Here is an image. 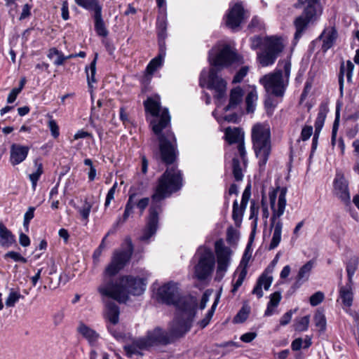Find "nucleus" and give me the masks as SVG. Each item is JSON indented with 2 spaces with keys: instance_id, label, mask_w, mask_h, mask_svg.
I'll list each match as a JSON object with an SVG mask.
<instances>
[{
  "instance_id": "1",
  "label": "nucleus",
  "mask_w": 359,
  "mask_h": 359,
  "mask_svg": "<svg viewBox=\"0 0 359 359\" xmlns=\"http://www.w3.org/2000/svg\"><path fill=\"white\" fill-rule=\"evenodd\" d=\"M182 187L181 171L176 167L168 168L158 180V184L151 196V203L149 209L147 225L140 237L142 241L148 242L155 235L158 229V215L162 212L163 201L172 193Z\"/></svg>"
},
{
  "instance_id": "2",
  "label": "nucleus",
  "mask_w": 359,
  "mask_h": 359,
  "mask_svg": "<svg viewBox=\"0 0 359 359\" xmlns=\"http://www.w3.org/2000/svg\"><path fill=\"white\" fill-rule=\"evenodd\" d=\"M145 111L152 116L159 118L151 121L152 130L158 135L161 158L166 165L172 164L177 154V140L174 133L168 130L163 133L170 123V116L168 108L161 109L159 97H148L144 101Z\"/></svg>"
},
{
  "instance_id": "3",
  "label": "nucleus",
  "mask_w": 359,
  "mask_h": 359,
  "mask_svg": "<svg viewBox=\"0 0 359 359\" xmlns=\"http://www.w3.org/2000/svg\"><path fill=\"white\" fill-rule=\"evenodd\" d=\"M144 279L124 276L119 278H105L98 287V292L119 303H126L129 295H140L145 290Z\"/></svg>"
},
{
  "instance_id": "4",
  "label": "nucleus",
  "mask_w": 359,
  "mask_h": 359,
  "mask_svg": "<svg viewBox=\"0 0 359 359\" xmlns=\"http://www.w3.org/2000/svg\"><path fill=\"white\" fill-rule=\"evenodd\" d=\"M209 60L213 67L209 71L207 88L214 90L215 97L220 100L226 95V81L219 76V71L221 67L228 66L238 60V55L229 46L226 45L215 57L210 55Z\"/></svg>"
},
{
  "instance_id": "5",
  "label": "nucleus",
  "mask_w": 359,
  "mask_h": 359,
  "mask_svg": "<svg viewBox=\"0 0 359 359\" xmlns=\"http://www.w3.org/2000/svg\"><path fill=\"white\" fill-rule=\"evenodd\" d=\"M174 307L176 316L171 325V333L175 337H182L192 326L197 311L198 299L191 294H181Z\"/></svg>"
},
{
  "instance_id": "6",
  "label": "nucleus",
  "mask_w": 359,
  "mask_h": 359,
  "mask_svg": "<svg viewBox=\"0 0 359 359\" xmlns=\"http://www.w3.org/2000/svg\"><path fill=\"white\" fill-rule=\"evenodd\" d=\"M287 191L286 187L280 188L278 187L276 189H273L269 194L270 206L272 210L270 229L273 230L269 246V250L277 248L281 241L283 224L280 218L285 212Z\"/></svg>"
},
{
  "instance_id": "7",
  "label": "nucleus",
  "mask_w": 359,
  "mask_h": 359,
  "mask_svg": "<svg viewBox=\"0 0 359 359\" xmlns=\"http://www.w3.org/2000/svg\"><path fill=\"white\" fill-rule=\"evenodd\" d=\"M290 72V60H280L275 71L262 76L259 82L268 93L283 97L289 83Z\"/></svg>"
},
{
  "instance_id": "8",
  "label": "nucleus",
  "mask_w": 359,
  "mask_h": 359,
  "mask_svg": "<svg viewBox=\"0 0 359 359\" xmlns=\"http://www.w3.org/2000/svg\"><path fill=\"white\" fill-rule=\"evenodd\" d=\"M178 338L172 334L171 329L170 334L160 327H156L149 331L145 337L140 338L133 341L130 344L124 346L127 355L132 357L135 355H142V350L154 345H166L172 341V338Z\"/></svg>"
},
{
  "instance_id": "9",
  "label": "nucleus",
  "mask_w": 359,
  "mask_h": 359,
  "mask_svg": "<svg viewBox=\"0 0 359 359\" xmlns=\"http://www.w3.org/2000/svg\"><path fill=\"white\" fill-rule=\"evenodd\" d=\"M252 148L259 159V165H266L271 150V130L266 124L256 123L252 128Z\"/></svg>"
},
{
  "instance_id": "10",
  "label": "nucleus",
  "mask_w": 359,
  "mask_h": 359,
  "mask_svg": "<svg viewBox=\"0 0 359 359\" xmlns=\"http://www.w3.org/2000/svg\"><path fill=\"white\" fill-rule=\"evenodd\" d=\"M123 247L124 249L114 252L110 264L105 269L104 279L114 278L129 262L134 250L130 237L125 238Z\"/></svg>"
},
{
  "instance_id": "11",
  "label": "nucleus",
  "mask_w": 359,
  "mask_h": 359,
  "mask_svg": "<svg viewBox=\"0 0 359 359\" xmlns=\"http://www.w3.org/2000/svg\"><path fill=\"white\" fill-rule=\"evenodd\" d=\"M196 254L199 256L198 264L194 268V275L199 280H205L212 272L215 260L212 251L203 247H199Z\"/></svg>"
},
{
  "instance_id": "12",
  "label": "nucleus",
  "mask_w": 359,
  "mask_h": 359,
  "mask_svg": "<svg viewBox=\"0 0 359 359\" xmlns=\"http://www.w3.org/2000/svg\"><path fill=\"white\" fill-rule=\"evenodd\" d=\"M264 50L258 54V60L263 67H267L275 62L283 45L280 39L271 36L264 39Z\"/></svg>"
},
{
  "instance_id": "13",
  "label": "nucleus",
  "mask_w": 359,
  "mask_h": 359,
  "mask_svg": "<svg viewBox=\"0 0 359 359\" xmlns=\"http://www.w3.org/2000/svg\"><path fill=\"white\" fill-rule=\"evenodd\" d=\"M75 2L88 11H94L95 30L97 35L107 36L108 31L102 19V6L99 4L98 0H75Z\"/></svg>"
},
{
  "instance_id": "14",
  "label": "nucleus",
  "mask_w": 359,
  "mask_h": 359,
  "mask_svg": "<svg viewBox=\"0 0 359 359\" xmlns=\"http://www.w3.org/2000/svg\"><path fill=\"white\" fill-rule=\"evenodd\" d=\"M217 255V266L215 280L220 281L224 276L230 264L231 250L224 245L222 240H219L215 244Z\"/></svg>"
},
{
  "instance_id": "15",
  "label": "nucleus",
  "mask_w": 359,
  "mask_h": 359,
  "mask_svg": "<svg viewBox=\"0 0 359 359\" xmlns=\"http://www.w3.org/2000/svg\"><path fill=\"white\" fill-rule=\"evenodd\" d=\"M180 295L179 284L173 281H170L161 286L156 293L158 302L173 306Z\"/></svg>"
},
{
  "instance_id": "16",
  "label": "nucleus",
  "mask_w": 359,
  "mask_h": 359,
  "mask_svg": "<svg viewBox=\"0 0 359 359\" xmlns=\"http://www.w3.org/2000/svg\"><path fill=\"white\" fill-rule=\"evenodd\" d=\"M298 4L304 6L302 14L294 20L296 29L304 30L308 24L316 15L318 0H298Z\"/></svg>"
},
{
  "instance_id": "17",
  "label": "nucleus",
  "mask_w": 359,
  "mask_h": 359,
  "mask_svg": "<svg viewBox=\"0 0 359 359\" xmlns=\"http://www.w3.org/2000/svg\"><path fill=\"white\" fill-rule=\"evenodd\" d=\"M226 140L229 144L237 143L238 154L240 156L243 164L245 165L247 162L246 151L244 143V133L238 128H231L228 127L224 131Z\"/></svg>"
},
{
  "instance_id": "18",
  "label": "nucleus",
  "mask_w": 359,
  "mask_h": 359,
  "mask_svg": "<svg viewBox=\"0 0 359 359\" xmlns=\"http://www.w3.org/2000/svg\"><path fill=\"white\" fill-rule=\"evenodd\" d=\"M334 194L344 203H351V196L348 189V183L344 176L337 173L334 180Z\"/></svg>"
},
{
  "instance_id": "19",
  "label": "nucleus",
  "mask_w": 359,
  "mask_h": 359,
  "mask_svg": "<svg viewBox=\"0 0 359 359\" xmlns=\"http://www.w3.org/2000/svg\"><path fill=\"white\" fill-rule=\"evenodd\" d=\"M244 18V8L241 2L235 4L230 8L226 16V25L231 29L240 26Z\"/></svg>"
},
{
  "instance_id": "20",
  "label": "nucleus",
  "mask_w": 359,
  "mask_h": 359,
  "mask_svg": "<svg viewBox=\"0 0 359 359\" xmlns=\"http://www.w3.org/2000/svg\"><path fill=\"white\" fill-rule=\"evenodd\" d=\"M327 113V107L325 106H320L314 124L315 133L312 139L311 154L315 152L317 148L319 134L323 127Z\"/></svg>"
},
{
  "instance_id": "21",
  "label": "nucleus",
  "mask_w": 359,
  "mask_h": 359,
  "mask_svg": "<svg viewBox=\"0 0 359 359\" xmlns=\"http://www.w3.org/2000/svg\"><path fill=\"white\" fill-rule=\"evenodd\" d=\"M29 147L18 144H13L10 150V162L16 165L24 161L29 153Z\"/></svg>"
},
{
  "instance_id": "22",
  "label": "nucleus",
  "mask_w": 359,
  "mask_h": 359,
  "mask_svg": "<svg viewBox=\"0 0 359 359\" xmlns=\"http://www.w3.org/2000/svg\"><path fill=\"white\" fill-rule=\"evenodd\" d=\"M338 37L337 30L334 27H326L319 36V39L323 41L322 51L326 53L334 44Z\"/></svg>"
},
{
  "instance_id": "23",
  "label": "nucleus",
  "mask_w": 359,
  "mask_h": 359,
  "mask_svg": "<svg viewBox=\"0 0 359 359\" xmlns=\"http://www.w3.org/2000/svg\"><path fill=\"white\" fill-rule=\"evenodd\" d=\"M244 92L240 86L232 88L229 94L228 104L224 107V111L235 110L238 108L243 100Z\"/></svg>"
},
{
  "instance_id": "24",
  "label": "nucleus",
  "mask_w": 359,
  "mask_h": 359,
  "mask_svg": "<svg viewBox=\"0 0 359 359\" xmlns=\"http://www.w3.org/2000/svg\"><path fill=\"white\" fill-rule=\"evenodd\" d=\"M273 277L269 275L266 271L262 273L259 277L256 285L252 290V294H256L257 297L262 298L263 297L262 287L265 290H268L272 283Z\"/></svg>"
},
{
  "instance_id": "25",
  "label": "nucleus",
  "mask_w": 359,
  "mask_h": 359,
  "mask_svg": "<svg viewBox=\"0 0 359 359\" xmlns=\"http://www.w3.org/2000/svg\"><path fill=\"white\" fill-rule=\"evenodd\" d=\"M14 243L15 236L2 222H0V245L8 248Z\"/></svg>"
},
{
  "instance_id": "26",
  "label": "nucleus",
  "mask_w": 359,
  "mask_h": 359,
  "mask_svg": "<svg viewBox=\"0 0 359 359\" xmlns=\"http://www.w3.org/2000/svg\"><path fill=\"white\" fill-rule=\"evenodd\" d=\"M352 284L348 282L346 285L341 286L339 289V297L342 304L346 307L351 306L353 300Z\"/></svg>"
},
{
  "instance_id": "27",
  "label": "nucleus",
  "mask_w": 359,
  "mask_h": 359,
  "mask_svg": "<svg viewBox=\"0 0 359 359\" xmlns=\"http://www.w3.org/2000/svg\"><path fill=\"white\" fill-rule=\"evenodd\" d=\"M119 307L113 302L106 304V318L112 325H115L119 320Z\"/></svg>"
},
{
  "instance_id": "28",
  "label": "nucleus",
  "mask_w": 359,
  "mask_h": 359,
  "mask_svg": "<svg viewBox=\"0 0 359 359\" xmlns=\"http://www.w3.org/2000/svg\"><path fill=\"white\" fill-rule=\"evenodd\" d=\"M353 69H354V65L350 60L347 61L346 69H345V67H344V64H342L341 65L339 74V90H340L341 93H343L344 76L345 72H346L347 81L351 82V79H352Z\"/></svg>"
},
{
  "instance_id": "29",
  "label": "nucleus",
  "mask_w": 359,
  "mask_h": 359,
  "mask_svg": "<svg viewBox=\"0 0 359 359\" xmlns=\"http://www.w3.org/2000/svg\"><path fill=\"white\" fill-rule=\"evenodd\" d=\"M312 267L313 264L311 262H308L300 268L297 276L296 282L294 284V287H299L303 282L308 280Z\"/></svg>"
},
{
  "instance_id": "30",
  "label": "nucleus",
  "mask_w": 359,
  "mask_h": 359,
  "mask_svg": "<svg viewBox=\"0 0 359 359\" xmlns=\"http://www.w3.org/2000/svg\"><path fill=\"white\" fill-rule=\"evenodd\" d=\"M270 300L267 304L266 309L264 312V316H271L274 313V309L277 307L282 299L281 292L276 291L270 294Z\"/></svg>"
},
{
  "instance_id": "31",
  "label": "nucleus",
  "mask_w": 359,
  "mask_h": 359,
  "mask_svg": "<svg viewBox=\"0 0 359 359\" xmlns=\"http://www.w3.org/2000/svg\"><path fill=\"white\" fill-rule=\"evenodd\" d=\"M138 196L137 193H130L129 194L128 198H132L133 208L136 206L137 209L140 210V214H142L145 209L147 208L150 203V198L148 197H144L140 199H137V197Z\"/></svg>"
},
{
  "instance_id": "32",
  "label": "nucleus",
  "mask_w": 359,
  "mask_h": 359,
  "mask_svg": "<svg viewBox=\"0 0 359 359\" xmlns=\"http://www.w3.org/2000/svg\"><path fill=\"white\" fill-rule=\"evenodd\" d=\"M78 331L89 342H94L98 338L97 332L83 323L80 324L78 327Z\"/></svg>"
},
{
  "instance_id": "33",
  "label": "nucleus",
  "mask_w": 359,
  "mask_h": 359,
  "mask_svg": "<svg viewBox=\"0 0 359 359\" xmlns=\"http://www.w3.org/2000/svg\"><path fill=\"white\" fill-rule=\"evenodd\" d=\"M359 259L356 256L351 257L346 263V272L348 276V282L353 283V277L358 269Z\"/></svg>"
},
{
  "instance_id": "34",
  "label": "nucleus",
  "mask_w": 359,
  "mask_h": 359,
  "mask_svg": "<svg viewBox=\"0 0 359 359\" xmlns=\"http://www.w3.org/2000/svg\"><path fill=\"white\" fill-rule=\"evenodd\" d=\"M257 97V93L255 89H252L248 93L245 97L246 111L248 113H253L255 111Z\"/></svg>"
},
{
  "instance_id": "35",
  "label": "nucleus",
  "mask_w": 359,
  "mask_h": 359,
  "mask_svg": "<svg viewBox=\"0 0 359 359\" xmlns=\"http://www.w3.org/2000/svg\"><path fill=\"white\" fill-rule=\"evenodd\" d=\"M258 214H259V205L255 203V201H252L250 203V219H254L253 221V228L250 233V239L252 240L254 238V235L255 233L257 220H258Z\"/></svg>"
},
{
  "instance_id": "36",
  "label": "nucleus",
  "mask_w": 359,
  "mask_h": 359,
  "mask_svg": "<svg viewBox=\"0 0 359 359\" xmlns=\"http://www.w3.org/2000/svg\"><path fill=\"white\" fill-rule=\"evenodd\" d=\"M97 59V54H95V57L93 60L90 62L89 67H86L85 72L86 73L87 81L89 86H91L92 83H95V74H96V62Z\"/></svg>"
},
{
  "instance_id": "37",
  "label": "nucleus",
  "mask_w": 359,
  "mask_h": 359,
  "mask_svg": "<svg viewBox=\"0 0 359 359\" xmlns=\"http://www.w3.org/2000/svg\"><path fill=\"white\" fill-rule=\"evenodd\" d=\"M246 208H243V206H238L237 200H235L233 203L232 219L235 224L239 226L242 222L243 216Z\"/></svg>"
},
{
  "instance_id": "38",
  "label": "nucleus",
  "mask_w": 359,
  "mask_h": 359,
  "mask_svg": "<svg viewBox=\"0 0 359 359\" xmlns=\"http://www.w3.org/2000/svg\"><path fill=\"white\" fill-rule=\"evenodd\" d=\"M232 172L236 181L240 182L243 180V174L241 161L236 156L232 159Z\"/></svg>"
},
{
  "instance_id": "39",
  "label": "nucleus",
  "mask_w": 359,
  "mask_h": 359,
  "mask_svg": "<svg viewBox=\"0 0 359 359\" xmlns=\"http://www.w3.org/2000/svg\"><path fill=\"white\" fill-rule=\"evenodd\" d=\"M34 165L36 168V171L29 175V178L32 182V187L34 190H35L37 182L43 172V165L41 163H39L38 160L34 161Z\"/></svg>"
},
{
  "instance_id": "40",
  "label": "nucleus",
  "mask_w": 359,
  "mask_h": 359,
  "mask_svg": "<svg viewBox=\"0 0 359 359\" xmlns=\"http://www.w3.org/2000/svg\"><path fill=\"white\" fill-rule=\"evenodd\" d=\"M133 209H134L133 203L132 198L130 197V198H128V201L126 204L124 212H123L122 217H120L117 219V222L115 224V225L118 226V225H121V224H123V223H125L128 220L130 215L131 214H133Z\"/></svg>"
},
{
  "instance_id": "41",
  "label": "nucleus",
  "mask_w": 359,
  "mask_h": 359,
  "mask_svg": "<svg viewBox=\"0 0 359 359\" xmlns=\"http://www.w3.org/2000/svg\"><path fill=\"white\" fill-rule=\"evenodd\" d=\"M314 323L316 327L319 329V332H323L326 330V318L322 311H318L313 317Z\"/></svg>"
},
{
  "instance_id": "42",
  "label": "nucleus",
  "mask_w": 359,
  "mask_h": 359,
  "mask_svg": "<svg viewBox=\"0 0 359 359\" xmlns=\"http://www.w3.org/2000/svg\"><path fill=\"white\" fill-rule=\"evenodd\" d=\"M156 27L158 39L161 40L165 39L166 36L167 22L164 16L157 18Z\"/></svg>"
},
{
  "instance_id": "43",
  "label": "nucleus",
  "mask_w": 359,
  "mask_h": 359,
  "mask_svg": "<svg viewBox=\"0 0 359 359\" xmlns=\"http://www.w3.org/2000/svg\"><path fill=\"white\" fill-rule=\"evenodd\" d=\"M163 62V56L159 54L157 57L152 59L148 64L146 72L148 74L152 75L157 69L161 67Z\"/></svg>"
},
{
  "instance_id": "44",
  "label": "nucleus",
  "mask_w": 359,
  "mask_h": 359,
  "mask_svg": "<svg viewBox=\"0 0 359 359\" xmlns=\"http://www.w3.org/2000/svg\"><path fill=\"white\" fill-rule=\"evenodd\" d=\"M219 295L217 297L216 299L215 300L211 309L208 311L205 318H203L202 320L199 322V325L201 327L204 328L205 327L210 323V319L212 318L215 309L217 305L218 301H219Z\"/></svg>"
},
{
  "instance_id": "45",
  "label": "nucleus",
  "mask_w": 359,
  "mask_h": 359,
  "mask_svg": "<svg viewBox=\"0 0 359 359\" xmlns=\"http://www.w3.org/2000/svg\"><path fill=\"white\" fill-rule=\"evenodd\" d=\"M20 299H24V296L21 295L18 292L11 290L6 300V306L7 307H13Z\"/></svg>"
},
{
  "instance_id": "46",
  "label": "nucleus",
  "mask_w": 359,
  "mask_h": 359,
  "mask_svg": "<svg viewBox=\"0 0 359 359\" xmlns=\"http://www.w3.org/2000/svg\"><path fill=\"white\" fill-rule=\"evenodd\" d=\"M251 257L252 252L250 251V244H248L243 255L238 268L248 271V263L251 259Z\"/></svg>"
},
{
  "instance_id": "47",
  "label": "nucleus",
  "mask_w": 359,
  "mask_h": 359,
  "mask_svg": "<svg viewBox=\"0 0 359 359\" xmlns=\"http://www.w3.org/2000/svg\"><path fill=\"white\" fill-rule=\"evenodd\" d=\"M310 322L309 316H305L297 320L295 324V330L299 332L306 331L309 328Z\"/></svg>"
},
{
  "instance_id": "48",
  "label": "nucleus",
  "mask_w": 359,
  "mask_h": 359,
  "mask_svg": "<svg viewBox=\"0 0 359 359\" xmlns=\"http://www.w3.org/2000/svg\"><path fill=\"white\" fill-rule=\"evenodd\" d=\"M248 273V271L245 269H241L239 271L238 277L236 281L233 285V288L231 290L232 293H236L238 288L242 285L246 276Z\"/></svg>"
},
{
  "instance_id": "49",
  "label": "nucleus",
  "mask_w": 359,
  "mask_h": 359,
  "mask_svg": "<svg viewBox=\"0 0 359 359\" xmlns=\"http://www.w3.org/2000/svg\"><path fill=\"white\" fill-rule=\"evenodd\" d=\"M325 299L323 292L318 291L310 297L309 302L312 306H316L320 304Z\"/></svg>"
},
{
  "instance_id": "50",
  "label": "nucleus",
  "mask_w": 359,
  "mask_h": 359,
  "mask_svg": "<svg viewBox=\"0 0 359 359\" xmlns=\"http://www.w3.org/2000/svg\"><path fill=\"white\" fill-rule=\"evenodd\" d=\"M251 196V184H248L243 192L241 205L243 208H246Z\"/></svg>"
},
{
  "instance_id": "51",
  "label": "nucleus",
  "mask_w": 359,
  "mask_h": 359,
  "mask_svg": "<svg viewBox=\"0 0 359 359\" xmlns=\"http://www.w3.org/2000/svg\"><path fill=\"white\" fill-rule=\"evenodd\" d=\"M117 186H118V184L116 182L113 184V186L110 188V189L108 191V192L107 194V196H106L105 203H104V208H108L109 206L110 203H111V201L112 200H114V194H115Z\"/></svg>"
},
{
  "instance_id": "52",
  "label": "nucleus",
  "mask_w": 359,
  "mask_h": 359,
  "mask_svg": "<svg viewBox=\"0 0 359 359\" xmlns=\"http://www.w3.org/2000/svg\"><path fill=\"white\" fill-rule=\"evenodd\" d=\"M248 67L246 66L242 67L240 70L235 74L233 79V83H237L242 81L243 78L247 75Z\"/></svg>"
},
{
  "instance_id": "53",
  "label": "nucleus",
  "mask_w": 359,
  "mask_h": 359,
  "mask_svg": "<svg viewBox=\"0 0 359 359\" xmlns=\"http://www.w3.org/2000/svg\"><path fill=\"white\" fill-rule=\"evenodd\" d=\"M48 126L50 130L51 135L54 138L58 137L60 135L59 127L56 121L52 118H50L48 123Z\"/></svg>"
},
{
  "instance_id": "54",
  "label": "nucleus",
  "mask_w": 359,
  "mask_h": 359,
  "mask_svg": "<svg viewBox=\"0 0 359 359\" xmlns=\"http://www.w3.org/2000/svg\"><path fill=\"white\" fill-rule=\"evenodd\" d=\"M297 311V309H295L294 310L291 309L286 312L280 318V325L282 326L287 325L291 320L292 315L296 313Z\"/></svg>"
},
{
  "instance_id": "55",
  "label": "nucleus",
  "mask_w": 359,
  "mask_h": 359,
  "mask_svg": "<svg viewBox=\"0 0 359 359\" xmlns=\"http://www.w3.org/2000/svg\"><path fill=\"white\" fill-rule=\"evenodd\" d=\"M5 257H9L13 259L15 262H21L22 263L27 262V259L22 257L19 252L10 251L5 255Z\"/></svg>"
},
{
  "instance_id": "56",
  "label": "nucleus",
  "mask_w": 359,
  "mask_h": 359,
  "mask_svg": "<svg viewBox=\"0 0 359 359\" xmlns=\"http://www.w3.org/2000/svg\"><path fill=\"white\" fill-rule=\"evenodd\" d=\"M313 133V127L311 126H304L301 132V138L303 141H306L310 138Z\"/></svg>"
},
{
  "instance_id": "57",
  "label": "nucleus",
  "mask_w": 359,
  "mask_h": 359,
  "mask_svg": "<svg viewBox=\"0 0 359 359\" xmlns=\"http://www.w3.org/2000/svg\"><path fill=\"white\" fill-rule=\"evenodd\" d=\"M338 127H339V113L337 112V117H336V118L334 120V122L333 123L332 130L331 142H332V145H334L335 142H336V137H337V130H338Z\"/></svg>"
},
{
  "instance_id": "58",
  "label": "nucleus",
  "mask_w": 359,
  "mask_h": 359,
  "mask_svg": "<svg viewBox=\"0 0 359 359\" xmlns=\"http://www.w3.org/2000/svg\"><path fill=\"white\" fill-rule=\"evenodd\" d=\"M249 27L252 29H254V31L262 30L263 29V25L262 21L258 18L254 17L249 24Z\"/></svg>"
},
{
  "instance_id": "59",
  "label": "nucleus",
  "mask_w": 359,
  "mask_h": 359,
  "mask_svg": "<svg viewBox=\"0 0 359 359\" xmlns=\"http://www.w3.org/2000/svg\"><path fill=\"white\" fill-rule=\"evenodd\" d=\"M62 18L63 20H67L69 19V4L67 0L62 1Z\"/></svg>"
},
{
  "instance_id": "60",
  "label": "nucleus",
  "mask_w": 359,
  "mask_h": 359,
  "mask_svg": "<svg viewBox=\"0 0 359 359\" xmlns=\"http://www.w3.org/2000/svg\"><path fill=\"white\" fill-rule=\"evenodd\" d=\"M91 208L92 205L90 203H86L85 205L80 210V214L83 219H87L88 218Z\"/></svg>"
},
{
  "instance_id": "61",
  "label": "nucleus",
  "mask_w": 359,
  "mask_h": 359,
  "mask_svg": "<svg viewBox=\"0 0 359 359\" xmlns=\"http://www.w3.org/2000/svg\"><path fill=\"white\" fill-rule=\"evenodd\" d=\"M303 348V339L300 337L295 339L291 344V348L294 351H299Z\"/></svg>"
},
{
  "instance_id": "62",
  "label": "nucleus",
  "mask_w": 359,
  "mask_h": 359,
  "mask_svg": "<svg viewBox=\"0 0 359 359\" xmlns=\"http://www.w3.org/2000/svg\"><path fill=\"white\" fill-rule=\"evenodd\" d=\"M20 93L18 89L13 88L8 95L7 102L9 104L13 103Z\"/></svg>"
},
{
  "instance_id": "63",
  "label": "nucleus",
  "mask_w": 359,
  "mask_h": 359,
  "mask_svg": "<svg viewBox=\"0 0 359 359\" xmlns=\"http://www.w3.org/2000/svg\"><path fill=\"white\" fill-rule=\"evenodd\" d=\"M31 8H32V6L30 5H29L28 4H26L23 6L22 11V13L20 16V20L27 18V17H29L31 15V12H30Z\"/></svg>"
},
{
  "instance_id": "64",
  "label": "nucleus",
  "mask_w": 359,
  "mask_h": 359,
  "mask_svg": "<svg viewBox=\"0 0 359 359\" xmlns=\"http://www.w3.org/2000/svg\"><path fill=\"white\" fill-rule=\"evenodd\" d=\"M19 243L22 247H28L30 245L29 238L24 233L19 235Z\"/></svg>"
}]
</instances>
